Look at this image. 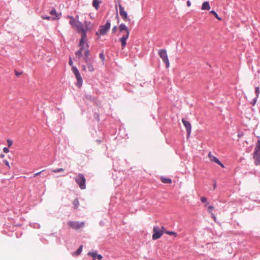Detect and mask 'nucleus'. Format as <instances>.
Wrapping results in <instances>:
<instances>
[{
	"instance_id": "33",
	"label": "nucleus",
	"mask_w": 260,
	"mask_h": 260,
	"mask_svg": "<svg viewBox=\"0 0 260 260\" xmlns=\"http://www.w3.org/2000/svg\"><path fill=\"white\" fill-rule=\"evenodd\" d=\"M201 201L202 203H205L207 202V198L206 197H203L201 198Z\"/></svg>"
},
{
	"instance_id": "6",
	"label": "nucleus",
	"mask_w": 260,
	"mask_h": 260,
	"mask_svg": "<svg viewBox=\"0 0 260 260\" xmlns=\"http://www.w3.org/2000/svg\"><path fill=\"white\" fill-rule=\"evenodd\" d=\"M164 229V226H162L161 229L157 226H154L153 229V234L152 235V239L155 240L159 239L163 234V233L165 232L164 230H162Z\"/></svg>"
},
{
	"instance_id": "42",
	"label": "nucleus",
	"mask_w": 260,
	"mask_h": 260,
	"mask_svg": "<svg viewBox=\"0 0 260 260\" xmlns=\"http://www.w3.org/2000/svg\"><path fill=\"white\" fill-rule=\"evenodd\" d=\"M211 213L212 217L215 220L216 217H215V214L214 213Z\"/></svg>"
},
{
	"instance_id": "41",
	"label": "nucleus",
	"mask_w": 260,
	"mask_h": 260,
	"mask_svg": "<svg viewBox=\"0 0 260 260\" xmlns=\"http://www.w3.org/2000/svg\"><path fill=\"white\" fill-rule=\"evenodd\" d=\"M43 171H41V172H38V173H36L34 174V177H35V176H37L39 175V174H41Z\"/></svg>"
},
{
	"instance_id": "45",
	"label": "nucleus",
	"mask_w": 260,
	"mask_h": 260,
	"mask_svg": "<svg viewBox=\"0 0 260 260\" xmlns=\"http://www.w3.org/2000/svg\"><path fill=\"white\" fill-rule=\"evenodd\" d=\"M216 188V182H215L213 184V189H215Z\"/></svg>"
},
{
	"instance_id": "29",
	"label": "nucleus",
	"mask_w": 260,
	"mask_h": 260,
	"mask_svg": "<svg viewBox=\"0 0 260 260\" xmlns=\"http://www.w3.org/2000/svg\"><path fill=\"white\" fill-rule=\"evenodd\" d=\"M7 144H8V147H11L13 144V142L11 140L8 139L7 140Z\"/></svg>"
},
{
	"instance_id": "21",
	"label": "nucleus",
	"mask_w": 260,
	"mask_h": 260,
	"mask_svg": "<svg viewBox=\"0 0 260 260\" xmlns=\"http://www.w3.org/2000/svg\"><path fill=\"white\" fill-rule=\"evenodd\" d=\"M88 254L93 258V260H95L96 256L98 255L96 251L89 252H88Z\"/></svg>"
},
{
	"instance_id": "16",
	"label": "nucleus",
	"mask_w": 260,
	"mask_h": 260,
	"mask_svg": "<svg viewBox=\"0 0 260 260\" xmlns=\"http://www.w3.org/2000/svg\"><path fill=\"white\" fill-rule=\"evenodd\" d=\"M210 161H211L212 162H214L218 164L219 165H220L223 168H224V166L223 165V164L221 163L220 162V161L217 157H216L214 156L213 157H211V159H210Z\"/></svg>"
},
{
	"instance_id": "31",
	"label": "nucleus",
	"mask_w": 260,
	"mask_h": 260,
	"mask_svg": "<svg viewBox=\"0 0 260 260\" xmlns=\"http://www.w3.org/2000/svg\"><path fill=\"white\" fill-rule=\"evenodd\" d=\"M214 209V207L213 206H208V210L209 211V213H212L211 211L212 210Z\"/></svg>"
},
{
	"instance_id": "13",
	"label": "nucleus",
	"mask_w": 260,
	"mask_h": 260,
	"mask_svg": "<svg viewBox=\"0 0 260 260\" xmlns=\"http://www.w3.org/2000/svg\"><path fill=\"white\" fill-rule=\"evenodd\" d=\"M253 158L255 160V164L256 165H260V152L253 153Z\"/></svg>"
},
{
	"instance_id": "49",
	"label": "nucleus",
	"mask_w": 260,
	"mask_h": 260,
	"mask_svg": "<svg viewBox=\"0 0 260 260\" xmlns=\"http://www.w3.org/2000/svg\"><path fill=\"white\" fill-rule=\"evenodd\" d=\"M103 222H102V221H101V222H100V224H101V225H103Z\"/></svg>"
},
{
	"instance_id": "5",
	"label": "nucleus",
	"mask_w": 260,
	"mask_h": 260,
	"mask_svg": "<svg viewBox=\"0 0 260 260\" xmlns=\"http://www.w3.org/2000/svg\"><path fill=\"white\" fill-rule=\"evenodd\" d=\"M110 20H107L106 24L104 25L100 26L99 31H96L95 33L96 35H105L107 33L109 29H110Z\"/></svg>"
},
{
	"instance_id": "17",
	"label": "nucleus",
	"mask_w": 260,
	"mask_h": 260,
	"mask_svg": "<svg viewBox=\"0 0 260 260\" xmlns=\"http://www.w3.org/2000/svg\"><path fill=\"white\" fill-rule=\"evenodd\" d=\"M210 9V5L208 2H205L203 3L202 9L205 10H209Z\"/></svg>"
},
{
	"instance_id": "27",
	"label": "nucleus",
	"mask_w": 260,
	"mask_h": 260,
	"mask_svg": "<svg viewBox=\"0 0 260 260\" xmlns=\"http://www.w3.org/2000/svg\"><path fill=\"white\" fill-rule=\"evenodd\" d=\"M255 94H256V97H257V98H258V97L259 96V88L258 87H256L255 88Z\"/></svg>"
},
{
	"instance_id": "15",
	"label": "nucleus",
	"mask_w": 260,
	"mask_h": 260,
	"mask_svg": "<svg viewBox=\"0 0 260 260\" xmlns=\"http://www.w3.org/2000/svg\"><path fill=\"white\" fill-rule=\"evenodd\" d=\"M68 17L70 19L69 24L73 27H75L77 24L78 21H77L76 19L72 16H68Z\"/></svg>"
},
{
	"instance_id": "38",
	"label": "nucleus",
	"mask_w": 260,
	"mask_h": 260,
	"mask_svg": "<svg viewBox=\"0 0 260 260\" xmlns=\"http://www.w3.org/2000/svg\"><path fill=\"white\" fill-rule=\"evenodd\" d=\"M103 256L101 254H98L97 256H96V258H97L99 260H101Z\"/></svg>"
},
{
	"instance_id": "43",
	"label": "nucleus",
	"mask_w": 260,
	"mask_h": 260,
	"mask_svg": "<svg viewBox=\"0 0 260 260\" xmlns=\"http://www.w3.org/2000/svg\"><path fill=\"white\" fill-rule=\"evenodd\" d=\"M82 69L83 71H86V66L85 65H82Z\"/></svg>"
},
{
	"instance_id": "37",
	"label": "nucleus",
	"mask_w": 260,
	"mask_h": 260,
	"mask_svg": "<svg viewBox=\"0 0 260 260\" xmlns=\"http://www.w3.org/2000/svg\"><path fill=\"white\" fill-rule=\"evenodd\" d=\"M40 225L38 223H34V228H39Z\"/></svg>"
},
{
	"instance_id": "3",
	"label": "nucleus",
	"mask_w": 260,
	"mask_h": 260,
	"mask_svg": "<svg viewBox=\"0 0 260 260\" xmlns=\"http://www.w3.org/2000/svg\"><path fill=\"white\" fill-rule=\"evenodd\" d=\"M75 27L77 32L81 34V37L78 46H83L84 44L88 43L87 42V30L83 27L82 22L78 21L77 24Z\"/></svg>"
},
{
	"instance_id": "18",
	"label": "nucleus",
	"mask_w": 260,
	"mask_h": 260,
	"mask_svg": "<svg viewBox=\"0 0 260 260\" xmlns=\"http://www.w3.org/2000/svg\"><path fill=\"white\" fill-rule=\"evenodd\" d=\"M101 3V1L99 0H93L92 6L94 7L96 10H98L99 8V5Z\"/></svg>"
},
{
	"instance_id": "25",
	"label": "nucleus",
	"mask_w": 260,
	"mask_h": 260,
	"mask_svg": "<svg viewBox=\"0 0 260 260\" xmlns=\"http://www.w3.org/2000/svg\"><path fill=\"white\" fill-rule=\"evenodd\" d=\"M64 171V169L62 168H58L55 170H53L52 171V172L54 173H58V172H62Z\"/></svg>"
},
{
	"instance_id": "1",
	"label": "nucleus",
	"mask_w": 260,
	"mask_h": 260,
	"mask_svg": "<svg viewBox=\"0 0 260 260\" xmlns=\"http://www.w3.org/2000/svg\"><path fill=\"white\" fill-rule=\"evenodd\" d=\"M80 47L79 50L77 51L75 53V55L77 58L80 59L83 57V52H84V61L85 63L90 62L94 60V59L89 56V45L88 43L84 44L83 46H79Z\"/></svg>"
},
{
	"instance_id": "4",
	"label": "nucleus",
	"mask_w": 260,
	"mask_h": 260,
	"mask_svg": "<svg viewBox=\"0 0 260 260\" xmlns=\"http://www.w3.org/2000/svg\"><path fill=\"white\" fill-rule=\"evenodd\" d=\"M75 180L81 189H84L86 188V179L83 174L79 173L75 178Z\"/></svg>"
},
{
	"instance_id": "7",
	"label": "nucleus",
	"mask_w": 260,
	"mask_h": 260,
	"mask_svg": "<svg viewBox=\"0 0 260 260\" xmlns=\"http://www.w3.org/2000/svg\"><path fill=\"white\" fill-rule=\"evenodd\" d=\"M158 55L162 59L163 61L166 64V67L167 68H169L170 63L169 60L168 59L167 51L165 49H160L158 51Z\"/></svg>"
},
{
	"instance_id": "47",
	"label": "nucleus",
	"mask_w": 260,
	"mask_h": 260,
	"mask_svg": "<svg viewBox=\"0 0 260 260\" xmlns=\"http://www.w3.org/2000/svg\"><path fill=\"white\" fill-rule=\"evenodd\" d=\"M187 6H190V3L189 1H188L187 3Z\"/></svg>"
},
{
	"instance_id": "35",
	"label": "nucleus",
	"mask_w": 260,
	"mask_h": 260,
	"mask_svg": "<svg viewBox=\"0 0 260 260\" xmlns=\"http://www.w3.org/2000/svg\"><path fill=\"white\" fill-rule=\"evenodd\" d=\"M3 151H4V152L7 153H8L9 152V149L8 148L4 147L3 148Z\"/></svg>"
},
{
	"instance_id": "46",
	"label": "nucleus",
	"mask_w": 260,
	"mask_h": 260,
	"mask_svg": "<svg viewBox=\"0 0 260 260\" xmlns=\"http://www.w3.org/2000/svg\"><path fill=\"white\" fill-rule=\"evenodd\" d=\"M96 141L99 144L101 143V142H102V141H101V140H97Z\"/></svg>"
},
{
	"instance_id": "28",
	"label": "nucleus",
	"mask_w": 260,
	"mask_h": 260,
	"mask_svg": "<svg viewBox=\"0 0 260 260\" xmlns=\"http://www.w3.org/2000/svg\"><path fill=\"white\" fill-rule=\"evenodd\" d=\"M100 58L102 60V61H104L105 60V56L104 55L103 52H102L99 55Z\"/></svg>"
},
{
	"instance_id": "32",
	"label": "nucleus",
	"mask_w": 260,
	"mask_h": 260,
	"mask_svg": "<svg viewBox=\"0 0 260 260\" xmlns=\"http://www.w3.org/2000/svg\"><path fill=\"white\" fill-rule=\"evenodd\" d=\"M257 97H255V98L252 100V102H251V104H252L253 106H254V105L256 104V102H257Z\"/></svg>"
},
{
	"instance_id": "14",
	"label": "nucleus",
	"mask_w": 260,
	"mask_h": 260,
	"mask_svg": "<svg viewBox=\"0 0 260 260\" xmlns=\"http://www.w3.org/2000/svg\"><path fill=\"white\" fill-rule=\"evenodd\" d=\"M94 63V60H93L90 62L86 63L88 70L89 72H92L94 71V68L93 67Z\"/></svg>"
},
{
	"instance_id": "48",
	"label": "nucleus",
	"mask_w": 260,
	"mask_h": 260,
	"mask_svg": "<svg viewBox=\"0 0 260 260\" xmlns=\"http://www.w3.org/2000/svg\"><path fill=\"white\" fill-rule=\"evenodd\" d=\"M1 157H4V154H1Z\"/></svg>"
},
{
	"instance_id": "24",
	"label": "nucleus",
	"mask_w": 260,
	"mask_h": 260,
	"mask_svg": "<svg viewBox=\"0 0 260 260\" xmlns=\"http://www.w3.org/2000/svg\"><path fill=\"white\" fill-rule=\"evenodd\" d=\"M165 233L169 235H173L175 237L177 236V233L174 232L166 231Z\"/></svg>"
},
{
	"instance_id": "12",
	"label": "nucleus",
	"mask_w": 260,
	"mask_h": 260,
	"mask_svg": "<svg viewBox=\"0 0 260 260\" xmlns=\"http://www.w3.org/2000/svg\"><path fill=\"white\" fill-rule=\"evenodd\" d=\"M52 16V20H57L60 18V15H58L55 8H53L49 12Z\"/></svg>"
},
{
	"instance_id": "34",
	"label": "nucleus",
	"mask_w": 260,
	"mask_h": 260,
	"mask_svg": "<svg viewBox=\"0 0 260 260\" xmlns=\"http://www.w3.org/2000/svg\"><path fill=\"white\" fill-rule=\"evenodd\" d=\"M22 72H19L15 70V75L16 76H19L21 75L22 74Z\"/></svg>"
},
{
	"instance_id": "8",
	"label": "nucleus",
	"mask_w": 260,
	"mask_h": 260,
	"mask_svg": "<svg viewBox=\"0 0 260 260\" xmlns=\"http://www.w3.org/2000/svg\"><path fill=\"white\" fill-rule=\"evenodd\" d=\"M72 71L74 73L77 79V86L79 87H80L82 85L83 80L78 69L76 67H72Z\"/></svg>"
},
{
	"instance_id": "23",
	"label": "nucleus",
	"mask_w": 260,
	"mask_h": 260,
	"mask_svg": "<svg viewBox=\"0 0 260 260\" xmlns=\"http://www.w3.org/2000/svg\"><path fill=\"white\" fill-rule=\"evenodd\" d=\"M73 205L74 206L75 208H77L79 205V203L78 201V200L77 199H76L73 201Z\"/></svg>"
},
{
	"instance_id": "9",
	"label": "nucleus",
	"mask_w": 260,
	"mask_h": 260,
	"mask_svg": "<svg viewBox=\"0 0 260 260\" xmlns=\"http://www.w3.org/2000/svg\"><path fill=\"white\" fill-rule=\"evenodd\" d=\"M84 224L85 223L83 221L79 222L70 221L68 222V225H69V226L75 230H78L81 228L83 227L84 226Z\"/></svg>"
},
{
	"instance_id": "22",
	"label": "nucleus",
	"mask_w": 260,
	"mask_h": 260,
	"mask_svg": "<svg viewBox=\"0 0 260 260\" xmlns=\"http://www.w3.org/2000/svg\"><path fill=\"white\" fill-rule=\"evenodd\" d=\"M82 248L83 246L80 245L79 247L78 248V249L75 252L73 253V255H78L80 254L82 250Z\"/></svg>"
},
{
	"instance_id": "36",
	"label": "nucleus",
	"mask_w": 260,
	"mask_h": 260,
	"mask_svg": "<svg viewBox=\"0 0 260 260\" xmlns=\"http://www.w3.org/2000/svg\"><path fill=\"white\" fill-rule=\"evenodd\" d=\"M117 30V26H115L113 27L112 29V33H115L116 31Z\"/></svg>"
},
{
	"instance_id": "39",
	"label": "nucleus",
	"mask_w": 260,
	"mask_h": 260,
	"mask_svg": "<svg viewBox=\"0 0 260 260\" xmlns=\"http://www.w3.org/2000/svg\"><path fill=\"white\" fill-rule=\"evenodd\" d=\"M208 157L210 158V160L211 159L212 157H213L214 156L212 155L211 152H209L208 154Z\"/></svg>"
},
{
	"instance_id": "19",
	"label": "nucleus",
	"mask_w": 260,
	"mask_h": 260,
	"mask_svg": "<svg viewBox=\"0 0 260 260\" xmlns=\"http://www.w3.org/2000/svg\"><path fill=\"white\" fill-rule=\"evenodd\" d=\"M260 152V138H258V140L257 141V143L256 144V145L254 149V152Z\"/></svg>"
},
{
	"instance_id": "11",
	"label": "nucleus",
	"mask_w": 260,
	"mask_h": 260,
	"mask_svg": "<svg viewBox=\"0 0 260 260\" xmlns=\"http://www.w3.org/2000/svg\"><path fill=\"white\" fill-rule=\"evenodd\" d=\"M182 121L183 125H184V126L186 128L187 137H189L191 134V126L190 123L188 121H187V120H185L184 119H182Z\"/></svg>"
},
{
	"instance_id": "10",
	"label": "nucleus",
	"mask_w": 260,
	"mask_h": 260,
	"mask_svg": "<svg viewBox=\"0 0 260 260\" xmlns=\"http://www.w3.org/2000/svg\"><path fill=\"white\" fill-rule=\"evenodd\" d=\"M119 8V14L122 18L124 21H129L130 19L127 17V14L126 11H124V8L122 7L121 5L119 4L118 5Z\"/></svg>"
},
{
	"instance_id": "20",
	"label": "nucleus",
	"mask_w": 260,
	"mask_h": 260,
	"mask_svg": "<svg viewBox=\"0 0 260 260\" xmlns=\"http://www.w3.org/2000/svg\"><path fill=\"white\" fill-rule=\"evenodd\" d=\"M161 180L164 183L170 184L172 182V180L168 178L161 177Z\"/></svg>"
},
{
	"instance_id": "2",
	"label": "nucleus",
	"mask_w": 260,
	"mask_h": 260,
	"mask_svg": "<svg viewBox=\"0 0 260 260\" xmlns=\"http://www.w3.org/2000/svg\"><path fill=\"white\" fill-rule=\"evenodd\" d=\"M119 32L122 36L119 39V41L121 43V47L122 49L125 48L126 45V40L128 38L129 31L127 27L124 23H121L119 26Z\"/></svg>"
},
{
	"instance_id": "44",
	"label": "nucleus",
	"mask_w": 260,
	"mask_h": 260,
	"mask_svg": "<svg viewBox=\"0 0 260 260\" xmlns=\"http://www.w3.org/2000/svg\"><path fill=\"white\" fill-rule=\"evenodd\" d=\"M69 63L70 66H72L73 64V61L71 59V58H70V60H69Z\"/></svg>"
},
{
	"instance_id": "30",
	"label": "nucleus",
	"mask_w": 260,
	"mask_h": 260,
	"mask_svg": "<svg viewBox=\"0 0 260 260\" xmlns=\"http://www.w3.org/2000/svg\"><path fill=\"white\" fill-rule=\"evenodd\" d=\"M42 18L43 19H46V20H51L52 16H51V17H50V16H42Z\"/></svg>"
},
{
	"instance_id": "40",
	"label": "nucleus",
	"mask_w": 260,
	"mask_h": 260,
	"mask_svg": "<svg viewBox=\"0 0 260 260\" xmlns=\"http://www.w3.org/2000/svg\"><path fill=\"white\" fill-rule=\"evenodd\" d=\"M4 161L5 162V165H7L9 168H10V165H9L8 161L6 160H5Z\"/></svg>"
},
{
	"instance_id": "26",
	"label": "nucleus",
	"mask_w": 260,
	"mask_h": 260,
	"mask_svg": "<svg viewBox=\"0 0 260 260\" xmlns=\"http://www.w3.org/2000/svg\"><path fill=\"white\" fill-rule=\"evenodd\" d=\"M210 13L213 14L217 19L221 20V18L218 16V14L215 11H211Z\"/></svg>"
}]
</instances>
